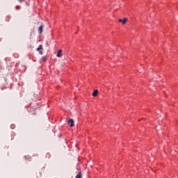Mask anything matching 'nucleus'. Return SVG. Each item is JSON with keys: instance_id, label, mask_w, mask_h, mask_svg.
Wrapping results in <instances>:
<instances>
[{"instance_id": "nucleus-1", "label": "nucleus", "mask_w": 178, "mask_h": 178, "mask_svg": "<svg viewBox=\"0 0 178 178\" xmlns=\"http://www.w3.org/2000/svg\"><path fill=\"white\" fill-rule=\"evenodd\" d=\"M36 51H38L40 55H42V44H40L39 47L36 49Z\"/></svg>"}, {"instance_id": "nucleus-2", "label": "nucleus", "mask_w": 178, "mask_h": 178, "mask_svg": "<svg viewBox=\"0 0 178 178\" xmlns=\"http://www.w3.org/2000/svg\"><path fill=\"white\" fill-rule=\"evenodd\" d=\"M67 123H68L69 126H70V127H73L74 126V120H73V119H70L67 121Z\"/></svg>"}, {"instance_id": "nucleus-3", "label": "nucleus", "mask_w": 178, "mask_h": 178, "mask_svg": "<svg viewBox=\"0 0 178 178\" xmlns=\"http://www.w3.org/2000/svg\"><path fill=\"white\" fill-rule=\"evenodd\" d=\"M118 22L122 23V24H126V23L127 22V18L120 19Z\"/></svg>"}, {"instance_id": "nucleus-4", "label": "nucleus", "mask_w": 178, "mask_h": 178, "mask_svg": "<svg viewBox=\"0 0 178 178\" xmlns=\"http://www.w3.org/2000/svg\"><path fill=\"white\" fill-rule=\"evenodd\" d=\"M44 30V25H41L39 28H38V31L40 34H42V31Z\"/></svg>"}, {"instance_id": "nucleus-5", "label": "nucleus", "mask_w": 178, "mask_h": 178, "mask_svg": "<svg viewBox=\"0 0 178 178\" xmlns=\"http://www.w3.org/2000/svg\"><path fill=\"white\" fill-rule=\"evenodd\" d=\"M57 58H60L62 56V49L58 50V53L56 55Z\"/></svg>"}, {"instance_id": "nucleus-6", "label": "nucleus", "mask_w": 178, "mask_h": 178, "mask_svg": "<svg viewBox=\"0 0 178 178\" xmlns=\"http://www.w3.org/2000/svg\"><path fill=\"white\" fill-rule=\"evenodd\" d=\"M75 178H83V174H81V172H79V173L76 175Z\"/></svg>"}, {"instance_id": "nucleus-7", "label": "nucleus", "mask_w": 178, "mask_h": 178, "mask_svg": "<svg viewBox=\"0 0 178 178\" xmlns=\"http://www.w3.org/2000/svg\"><path fill=\"white\" fill-rule=\"evenodd\" d=\"M47 59H48L47 56H43V57H42L40 60H41V62L44 63L47 60Z\"/></svg>"}, {"instance_id": "nucleus-8", "label": "nucleus", "mask_w": 178, "mask_h": 178, "mask_svg": "<svg viewBox=\"0 0 178 178\" xmlns=\"http://www.w3.org/2000/svg\"><path fill=\"white\" fill-rule=\"evenodd\" d=\"M97 95H98V90H95L92 93L93 97H97Z\"/></svg>"}, {"instance_id": "nucleus-9", "label": "nucleus", "mask_w": 178, "mask_h": 178, "mask_svg": "<svg viewBox=\"0 0 178 178\" xmlns=\"http://www.w3.org/2000/svg\"><path fill=\"white\" fill-rule=\"evenodd\" d=\"M16 9H20V6H17Z\"/></svg>"}, {"instance_id": "nucleus-10", "label": "nucleus", "mask_w": 178, "mask_h": 178, "mask_svg": "<svg viewBox=\"0 0 178 178\" xmlns=\"http://www.w3.org/2000/svg\"><path fill=\"white\" fill-rule=\"evenodd\" d=\"M19 2H23L24 0H19Z\"/></svg>"}]
</instances>
